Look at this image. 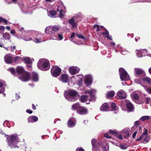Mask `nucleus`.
I'll return each instance as SVG.
<instances>
[{
	"label": "nucleus",
	"mask_w": 151,
	"mask_h": 151,
	"mask_svg": "<svg viewBox=\"0 0 151 151\" xmlns=\"http://www.w3.org/2000/svg\"><path fill=\"white\" fill-rule=\"evenodd\" d=\"M76 151H85L82 148H77Z\"/></svg>",
	"instance_id": "55"
},
{
	"label": "nucleus",
	"mask_w": 151,
	"mask_h": 151,
	"mask_svg": "<svg viewBox=\"0 0 151 151\" xmlns=\"http://www.w3.org/2000/svg\"><path fill=\"white\" fill-rule=\"evenodd\" d=\"M102 148L103 151H107L106 147L104 146H102Z\"/></svg>",
	"instance_id": "59"
},
{
	"label": "nucleus",
	"mask_w": 151,
	"mask_h": 151,
	"mask_svg": "<svg viewBox=\"0 0 151 151\" xmlns=\"http://www.w3.org/2000/svg\"><path fill=\"white\" fill-rule=\"evenodd\" d=\"M78 94L76 91L70 90L68 91L67 94L65 95V98L70 101H74L76 100V97Z\"/></svg>",
	"instance_id": "3"
},
{
	"label": "nucleus",
	"mask_w": 151,
	"mask_h": 151,
	"mask_svg": "<svg viewBox=\"0 0 151 151\" xmlns=\"http://www.w3.org/2000/svg\"><path fill=\"white\" fill-rule=\"evenodd\" d=\"M49 13L52 16H54L56 14V12L52 10L50 11Z\"/></svg>",
	"instance_id": "34"
},
{
	"label": "nucleus",
	"mask_w": 151,
	"mask_h": 151,
	"mask_svg": "<svg viewBox=\"0 0 151 151\" xmlns=\"http://www.w3.org/2000/svg\"><path fill=\"white\" fill-rule=\"evenodd\" d=\"M144 137L142 135L139 138L137 139L136 140L137 141H139L142 139Z\"/></svg>",
	"instance_id": "51"
},
{
	"label": "nucleus",
	"mask_w": 151,
	"mask_h": 151,
	"mask_svg": "<svg viewBox=\"0 0 151 151\" xmlns=\"http://www.w3.org/2000/svg\"><path fill=\"white\" fill-rule=\"evenodd\" d=\"M109 107L107 103H104L100 107L101 111H107L109 110Z\"/></svg>",
	"instance_id": "15"
},
{
	"label": "nucleus",
	"mask_w": 151,
	"mask_h": 151,
	"mask_svg": "<svg viewBox=\"0 0 151 151\" xmlns=\"http://www.w3.org/2000/svg\"><path fill=\"white\" fill-rule=\"evenodd\" d=\"M60 29V27L57 25H54L53 27L48 26L45 29V32L46 34H50L52 33V31L57 32Z\"/></svg>",
	"instance_id": "6"
},
{
	"label": "nucleus",
	"mask_w": 151,
	"mask_h": 151,
	"mask_svg": "<svg viewBox=\"0 0 151 151\" xmlns=\"http://www.w3.org/2000/svg\"><path fill=\"white\" fill-rule=\"evenodd\" d=\"M30 76V73L27 72H25L22 74L20 79L23 81H28L29 80Z\"/></svg>",
	"instance_id": "7"
},
{
	"label": "nucleus",
	"mask_w": 151,
	"mask_h": 151,
	"mask_svg": "<svg viewBox=\"0 0 151 151\" xmlns=\"http://www.w3.org/2000/svg\"><path fill=\"white\" fill-rule=\"evenodd\" d=\"M34 41L36 43H39L41 42L42 40L41 39H37L36 38L35 39Z\"/></svg>",
	"instance_id": "39"
},
{
	"label": "nucleus",
	"mask_w": 151,
	"mask_h": 151,
	"mask_svg": "<svg viewBox=\"0 0 151 151\" xmlns=\"http://www.w3.org/2000/svg\"><path fill=\"white\" fill-rule=\"evenodd\" d=\"M23 61L25 63L27 64L28 67H31L32 61L28 57H24L23 58Z\"/></svg>",
	"instance_id": "11"
},
{
	"label": "nucleus",
	"mask_w": 151,
	"mask_h": 151,
	"mask_svg": "<svg viewBox=\"0 0 151 151\" xmlns=\"http://www.w3.org/2000/svg\"><path fill=\"white\" fill-rule=\"evenodd\" d=\"M92 83V79L91 77H87L85 78L84 83L87 86L91 85Z\"/></svg>",
	"instance_id": "21"
},
{
	"label": "nucleus",
	"mask_w": 151,
	"mask_h": 151,
	"mask_svg": "<svg viewBox=\"0 0 151 151\" xmlns=\"http://www.w3.org/2000/svg\"><path fill=\"white\" fill-rule=\"evenodd\" d=\"M105 37H106L108 38V39L110 40H112V37L111 36H109V35H108L105 36Z\"/></svg>",
	"instance_id": "58"
},
{
	"label": "nucleus",
	"mask_w": 151,
	"mask_h": 151,
	"mask_svg": "<svg viewBox=\"0 0 151 151\" xmlns=\"http://www.w3.org/2000/svg\"><path fill=\"white\" fill-rule=\"evenodd\" d=\"M69 23L72 25V28H74L77 27V23L75 22L74 19L72 18L70 19L68 21Z\"/></svg>",
	"instance_id": "16"
},
{
	"label": "nucleus",
	"mask_w": 151,
	"mask_h": 151,
	"mask_svg": "<svg viewBox=\"0 0 151 151\" xmlns=\"http://www.w3.org/2000/svg\"><path fill=\"white\" fill-rule=\"evenodd\" d=\"M117 96L120 99H124L126 98L127 94L124 91L121 90L118 92Z\"/></svg>",
	"instance_id": "8"
},
{
	"label": "nucleus",
	"mask_w": 151,
	"mask_h": 151,
	"mask_svg": "<svg viewBox=\"0 0 151 151\" xmlns=\"http://www.w3.org/2000/svg\"><path fill=\"white\" fill-rule=\"evenodd\" d=\"M5 29V27L3 26H0V30H4Z\"/></svg>",
	"instance_id": "57"
},
{
	"label": "nucleus",
	"mask_w": 151,
	"mask_h": 151,
	"mask_svg": "<svg viewBox=\"0 0 151 151\" xmlns=\"http://www.w3.org/2000/svg\"><path fill=\"white\" fill-rule=\"evenodd\" d=\"M77 36L79 38L83 39L84 38V37L82 35H80L78 34H76Z\"/></svg>",
	"instance_id": "42"
},
{
	"label": "nucleus",
	"mask_w": 151,
	"mask_h": 151,
	"mask_svg": "<svg viewBox=\"0 0 151 151\" xmlns=\"http://www.w3.org/2000/svg\"><path fill=\"white\" fill-rule=\"evenodd\" d=\"M88 97L86 95H83L81 96V101L82 102H84L86 101Z\"/></svg>",
	"instance_id": "26"
},
{
	"label": "nucleus",
	"mask_w": 151,
	"mask_h": 151,
	"mask_svg": "<svg viewBox=\"0 0 151 151\" xmlns=\"http://www.w3.org/2000/svg\"><path fill=\"white\" fill-rule=\"evenodd\" d=\"M6 29L8 30H10V28L9 26H6Z\"/></svg>",
	"instance_id": "64"
},
{
	"label": "nucleus",
	"mask_w": 151,
	"mask_h": 151,
	"mask_svg": "<svg viewBox=\"0 0 151 151\" xmlns=\"http://www.w3.org/2000/svg\"><path fill=\"white\" fill-rule=\"evenodd\" d=\"M5 59L6 63L8 64H10L12 63V58L10 56H6Z\"/></svg>",
	"instance_id": "20"
},
{
	"label": "nucleus",
	"mask_w": 151,
	"mask_h": 151,
	"mask_svg": "<svg viewBox=\"0 0 151 151\" xmlns=\"http://www.w3.org/2000/svg\"><path fill=\"white\" fill-rule=\"evenodd\" d=\"M58 36L60 40H62L63 38V36L61 34H58Z\"/></svg>",
	"instance_id": "49"
},
{
	"label": "nucleus",
	"mask_w": 151,
	"mask_h": 151,
	"mask_svg": "<svg viewBox=\"0 0 151 151\" xmlns=\"http://www.w3.org/2000/svg\"><path fill=\"white\" fill-rule=\"evenodd\" d=\"M109 134H111L112 135H114L115 136H116V135H117V132L116 130H114L111 129H110L109 131Z\"/></svg>",
	"instance_id": "30"
},
{
	"label": "nucleus",
	"mask_w": 151,
	"mask_h": 151,
	"mask_svg": "<svg viewBox=\"0 0 151 151\" xmlns=\"http://www.w3.org/2000/svg\"><path fill=\"white\" fill-rule=\"evenodd\" d=\"M111 108L113 109H114L116 108V104L114 103H112L111 104Z\"/></svg>",
	"instance_id": "41"
},
{
	"label": "nucleus",
	"mask_w": 151,
	"mask_h": 151,
	"mask_svg": "<svg viewBox=\"0 0 151 151\" xmlns=\"http://www.w3.org/2000/svg\"><path fill=\"white\" fill-rule=\"evenodd\" d=\"M38 120V117L35 116H30L27 118V121L28 123H33L36 122Z\"/></svg>",
	"instance_id": "12"
},
{
	"label": "nucleus",
	"mask_w": 151,
	"mask_h": 151,
	"mask_svg": "<svg viewBox=\"0 0 151 151\" xmlns=\"http://www.w3.org/2000/svg\"><path fill=\"white\" fill-rule=\"evenodd\" d=\"M4 92V88L2 89L1 90H0V93H1Z\"/></svg>",
	"instance_id": "63"
},
{
	"label": "nucleus",
	"mask_w": 151,
	"mask_h": 151,
	"mask_svg": "<svg viewBox=\"0 0 151 151\" xmlns=\"http://www.w3.org/2000/svg\"><path fill=\"white\" fill-rule=\"evenodd\" d=\"M10 33L12 34H14L15 33V31L14 30H12L10 31Z\"/></svg>",
	"instance_id": "62"
},
{
	"label": "nucleus",
	"mask_w": 151,
	"mask_h": 151,
	"mask_svg": "<svg viewBox=\"0 0 151 151\" xmlns=\"http://www.w3.org/2000/svg\"><path fill=\"white\" fill-rule=\"evenodd\" d=\"M32 107L33 109L34 110H35L36 109V107L35 106V105L34 104H32Z\"/></svg>",
	"instance_id": "61"
},
{
	"label": "nucleus",
	"mask_w": 151,
	"mask_h": 151,
	"mask_svg": "<svg viewBox=\"0 0 151 151\" xmlns=\"http://www.w3.org/2000/svg\"><path fill=\"white\" fill-rule=\"evenodd\" d=\"M147 134V130L146 129H145V132H143L142 134V135L144 137L145 135H146Z\"/></svg>",
	"instance_id": "48"
},
{
	"label": "nucleus",
	"mask_w": 151,
	"mask_h": 151,
	"mask_svg": "<svg viewBox=\"0 0 151 151\" xmlns=\"http://www.w3.org/2000/svg\"><path fill=\"white\" fill-rule=\"evenodd\" d=\"M20 58V57L18 56L15 57L14 58V61L15 63L18 62V59Z\"/></svg>",
	"instance_id": "53"
},
{
	"label": "nucleus",
	"mask_w": 151,
	"mask_h": 151,
	"mask_svg": "<svg viewBox=\"0 0 151 151\" xmlns=\"http://www.w3.org/2000/svg\"><path fill=\"white\" fill-rule=\"evenodd\" d=\"M133 98L135 99L138 100L139 99V95L137 93H134L133 95Z\"/></svg>",
	"instance_id": "36"
},
{
	"label": "nucleus",
	"mask_w": 151,
	"mask_h": 151,
	"mask_svg": "<svg viewBox=\"0 0 151 151\" xmlns=\"http://www.w3.org/2000/svg\"><path fill=\"white\" fill-rule=\"evenodd\" d=\"M3 38L5 40H9L10 39V35L9 33L6 32L3 34Z\"/></svg>",
	"instance_id": "25"
},
{
	"label": "nucleus",
	"mask_w": 151,
	"mask_h": 151,
	"mask_svg": "<svg viewBox=\"0 0 151 151\" xmlns=\"http://www.w3.org/2000/svg\"><path fill=\"white\" fill-rule=\"evenodd\" d=\"M61 71V69L58 66H54L51 68V74L55 77L58 76Z\"/></svg>",
	"instance_id": "5"
},
{
	"label": "nucleus",
	"mask_w": 151,
	"mask_h": 151,
	"mask_svg": "<svg viewBox=\"0 0 151 151\" xmlns=\"http://www.w3.org/2000/svg\"><path fill=\"white\" fill-rule=\"evenodd\" d=\"M116 137L120 139H122V135H119L117 133V135L115 136Z\"/></svg>",
	"instance_id": "45"
},
{
	"label": "nucleus",
	"mask_w": 151,
	"mask_h": 151,
	"mask_svg": "<svg viewBox=\"0 0 151 151\" xmlns=\"http://www.w3.org/2000/svg\"><path fill=\"white\" fill-rule=\"evenodd\" d=\"M150 118V117L148 116H145L141 117L139 119V120L142 121H144L146 120H148Z\"/></svg>",
	"instance_id": "27"
},
{
	"label": "nucleus",
	"mask_w": 151,
	"mask_h": 151,
	"mask_svg": "<svg viewBox=\"0 0 151 151\" xmlns=\"http://www.w3.org/2000/svg\"><path fill=\"white\" fill-rule=\"evenodd\" d=\"M120 77L121 81L128 80L129 77L127 71L123 68H120L119 69Z\"/></svg>",
	"instance_id": "4"
},
{
	"label": "nucleus",
	"mask_w": 151,
	"mask_h": 151,
	"mask_svg": "<svg viewBox=\"0 0 151 151\" xmlns=\"http://www.w3.org/2000/svg\"><path fill=\"white\" fill-rule=\"evenodd\" d=\"M80 104L79 103H76L75 104H73L72 107L73 109L74 110L76 109L77 112L78 111V110L80 108L81 106H80Z\"/></svg>",
	"instance_id": "23"
},
{
	"label": "nucleus",
	"mask_w": 151,
	"mask_h": 151,
	"mask_svg": "<svg viewBox=\"0 0 151 151\" xmlns=\"http://www.w3.org/2000/svg\"><path fill=\"white\" fill-rule=\"evenodd\" d=\"M9 146L11 148H18L16 145L18 142L17 136L13 134L11 135L7 138Z\"/></svg>",
	"instance_id": "1"
},
{
	"label": "nucleus",
	"mask_w": 151,
	"mask_h": 151,
	"mask_svg": "<svg viewBox=\"0 0 151 151\" xmlns=\"http://www.w3.org/2000/svg\"><path fill=\"white\" fill-rule=\"evenodd\" d=\"M134 74L136 75H139L143 74L144 72V70L141 68H136L134 70Z\"/></svg>",
	"instance_id": "14"
},
{
	"label": "nucleus",
	"mask_w": 151,
	"mask_h": 151,
	"mask_svg": "<svg viewBox=\"0 0 151 151\" xmlns=\"http://www.w3.org/2000/svg\"><path fill=\"white\" fill-rule=\"evenodd\" d=\"M137 131H135L132 134V138H134L135 137L137 134Z\"/></svg>",
	"instance_id": "52"
},
{
	"label": "nucleus",
	"mask_w": 151,
	"mask_h": 151,
	"mask_svg": "<svg viewBox=\"0 0 151 151\" xmlns=\"http://www.w3.org/2000/svg\"><path fill=\"white\" fill-rule=\"evenodd\" d=\"M26 112L29 114H31L32 113L33 111L30 109H27L26 110Z\"/></svg>",
	"instance_id": "50"
},
{
	"label": "nucleus",
	"mask_w": 151,
	"mask_h": 151,
	"mask_svg": "<svg viewBox=\"0 0 151 151\" xmlns=\"http://www.w3.org/2000/svg\"><path fill=\"white\" fill-rule=\"evenodd\" d=\"M75 35V33L74 32H72L71 34V36H70V38H73L74 37Z\"/></svg>",
	"instance_id": "60"
},
{
	"label": "nucleus",
	"mask_w": 151,
	"mask_h": 151,
	"mask_svg": "<svg viewBox=\"0 0 151 151\" xmlns=\"http://www.w3.org/2000/svg\"><path fill=\"white\" fill-rule=\"evenodd\" d=\"M80 69L77 67H71L69 68V71L70 73L72 75H75L79 73Z\"/></svg>",
	"instance_id": "9"
},
{
	"label": "nucleus",
	"mask_w": 151,
	"mask_h": 151,
	"mask_svg": "<svg viewBox=\"0 0 151 151\" xmlns=\"http://www.w3.org/2000/svg\"><path fill=\"white\" fill-rule=\"evenodd\" d=\"M120 147L121 149L124 150L127 148L128 146L126 144H124L120 145Z\"/></svg>",
	"instance_id": "33"
},
{
	"label": "nucleus",
	"mask_w": 151,
	"mask_h": 151,
	"mask_svg": "<svg viewBox=\"0 0 151 151\" xmlns=\"http://www.w3.org/2000/svg\"><path fill=\"white\" fill-rule=\"evenodd\" d=\"M139 122L138 121H135L134 123V125L137 127L139 125Z\"/></svg>",
	"instance_id": "47"
},
{
	"label": "nucleus",
	"mask_w": 151,
	"mask_h": 151,
	"mask_svg": "<svg viewBox=\"0 0 151 151\" xmlns=\"http://www.w3.org/2000/svg\"><path fill=\"white\" fill-rule=\"evenodd\" d=\"M146 90L149 93L151 94V87L147 88Z\"/></svg>",
	"instance_id": "43"
},
{
	"label": "nucleus",
	"mask_w": 151,
	"mask_h": 151,
	"mask_svg": "<svg viewBox=\"0 0 151 151\" xmlns=\"http://www.w3.org/2000/svg\"><path fill=\"white\" fill-rule=\"evenodd\" d=\"M2 22L5 23V24H7V20L3 18Z\"/></svg>",
	"instance_id": "54"
},
{
	"label": "nucleus",
	"mask_w": 151,
	"mask_h": 151,
	"mask_svg": "<svg viewBox=\"0 0 151 151\" xmlns=\"http://www.w3.org/2000/svg\"><path fill=\"white\" fill-rule=\"evenodd\" d=\"M143 80L144 81H146L147 82L151 83V79L149 77H146L143 78Z\"/></svg>",
	"instance_id": "31"
},
{
	"label": "nucleus",
	"mask_w": 151,
	"mask_h": 151,
	"mask_svg": "<svg viewBox=\"0 0 151 151\" xmlns=\"http://www.w3.org/2000/svg\"><path fill=\"white\" fill-rule=\"evenodd\" d=\"M114 92L113 91L109 92L107 93V96L108 97L111 98L114 96Z\"/></svg>",
	"instance_id": "29"
},
{
	"label": "nucleus",
	"mask_w": 151,
	"mask_h": 151,
	"mask_svg": "<svg viewBox=\"0 0 151 151\" xmlns=\"http://www.w3.org/2000/svg\"><path fill=\"white\" fill-rule=\"evenodd\" d=\"M67 124L68 127H74L75 125V124L74 122L71 121L70 119L68 120L67 122Z\"/></svg>",
	"instance_id": "24"
},
{
	"label": "nucleus",
	"mask_w": 151,
	"mask_h": 151,
	"mask_svg": "<svg viewBox=\"0 0 151 151\" xmlns=\"http://www.w3.org/2000/svg\"><path fill=\"white\" fill-rule=\"evenodd\" d=\"M16 72L18 74H22L24 72V70L22 67H17L16 69Z\"/></svg>",
	"instance_id": "19"
},
{
	"label": "nucleus",
	"mask_w": 151,
	"mask_h": 151,
	"mask_svg": "<svg viewBox=\"0 0 151 151\" xmlns=\"http://www.w3.org/2000/svg\"><path fill=\"white\" fill-rule=\"evenodd\" d=\"M129 129L128 128H125L123 130V132L124 134V137L126 138L129 136Z\"/></svg>",
	"instance_id": "17"
},
{
	"label": "nucleus",
	"mask_w": 151,
	"mask_h": 151,
	"mask_svg": "<svg viewBox=\"0 0 151 151\" xmlns=\"http://www.w3.org/2000/svg\"><path fill=\"white\" fill-rule=\"evenodd\" d=\"M37 67L40 70L47 71L50 68V65L49 62L48 60H44L40 59L37 63Z\"/></svg>",
	"instance_id": "2"
},
{
	"label": "nucleus",
	"mask_w": 151,
	"mask_h": 151,
	"mask_svg": "<svg viewBox=\"0 0 151 151\" xmlns=\"http://www.w3.org/2000/svg\"><path fill=\"white\" fill-rule=\"evenodd\" d=\"M64 11L62 10H60V12L59 13V17L62 18L64 16L63 14Z\"/></svg>",
	"instance_id": "38"
},
{
	"label": "nucleus",
	"mask_w": 151,
	"mask_h": 151,
	"mask_svg": "<svg viewBox=\"0 0 151 151\" xmlns=\"http://www.w3.org/2000/svg\"><path fill=\"white\" fill-rule=\"evenodd\" d=\"M126 106L129 111H132L133 109V106L132 104L129 102L126 104Z\"/></svg>",
	"instance_id": "22"
},
{
	"label": "nucleus",
	"mask_w": 151,
	"mask_h": 151,
	"mask_svg": "<svg viewBox=\"0 0 151 151\" xmlns=\"http://www.w3.org/2000/svg\"><path fill=\"white\" fill-rule=\"evenodd\" d=\"M85 93H88L90 95H91L92 94V92L91 90V91H88V90H87L85 91Z\"/></svg>",
	"instance_id": "46"
},
{
	"label": "nucleus",
	"mask_w": 151,
	"mask_h": 151,
	"mask_svg": "<svg viewBox=\"0 0 151 151\" xmlns=\"http://www.w3.org/2000/svg\"><path fill=\"white\" fill-rule=\"evenodd\" d=\"M68 79V76L67 74H62L60 77V80L64 83H67Z\"/></svg>",
	"instance_id": "13"
},
{
	"label": "nucleus",
	"mask_w": 151,
	"mask_h": 151,
	"mask_svg": "<svg viewBox=\"0 0 151 151\" xmlns=\"http://www.w3.org/2000/svg\"><path fill=\"white\" fill-rule=\"evenodd\" d=\"M104 137L108 138H111V137L107 133H105L104 134Z\"/></svg>",
	"instance_id": "56"
},
{
	"label": "nucleus",
	"mask_w": 151,
	"mask_h": 151,
	"mask_svg": "<svg viewBox=\"0 0 151 151\" xmlns=\"http://www.w3.org/2000/svg\"><path fill=\"white\" fill-rule=\"evenodd\" d=\"M32 80L35 82L37 81L38 79V75L37 73L33 72L31 75Z\"/></svg>",
	"instance_id": "18"
},
{
	"label": "nucleus",
	"mask_w": 151,
	"mask_h": 151,
	"mask_svg": "<svg viewBox=\"0 0 151 151\" xmlns=\"http://www.w3.org/2000/svg\"><path fill=\"white\" fill-rule=\"evenodd\" d=\"M149 139L150 137L149 136H146L143 140V143H146L149 140Z\"/></svg>",
	"instance_id": "35"
},
{
	"label": "nucleus",
	"mask_w": 151,
	"mask_h": 151,
	"mask_svg": "<svg viewBox=\"0 0 151 151\" xmlns=\"http://www.w3.org/2000/svg\"><path fill=\"white\" fill-rule=\"evenodd\" d=\"M87 112V109L86 108L81 106L78 110L77 113L80 115H83L86 114Z\"/></svg>",
	"instance_id": "10"
},
{
	"label": "nucleus",
	"mask_w": 151,
	"mask_h": 151,
	"mask_svg": "<svg viewBox=\"0 0 151 151\" xmlns=\"http://www.w3.org/2000/svg\"><path fill=\"white\" fill-rule=\"evenodd\" d=\"M91 143L92 145L93 148H94L96 147V140L95 139H93L91 140Z\"/></svg>",
	"instance_id": "28"
},
{
	"label": "nucleus",
	"mask_w": 151,
	"mask_h": 151,
	"mask_svg": "<svg viewBox=\"0 0 151 151\" xmlns=\"http://www.w3.org/2000/svg\"><path fill=\"white\" fill-rule=\"evenodd\" d=\"M102 34L104 35H106V36H108L109 35V33L107 29H105V31L103 32Z\"/></svg>",
	"instance_id": "37"
},
{
	"label": "nucleus",
	"mask_w": 151,
	"mask_h": 151,
	"mask_svg": "<svg viewBox=\"0 0 151 151\" xmlns=\"http://www.w3.org/2000/svg\"><path fill=\"white\" fill-rule=\"evenodd\" d=\"M150 101V98H146V101L145 103L147 104H148L149 102Z\"/></svg>",
	"instance_id": "44"
},
{
	"label": "nucleus",
	"mask_w": 151,
	"mask_h": 151,
	"mask_svg": "<svg viewBox=\"0 0 151 151\" xmlns=\"http://www.w3.org/2000/svg\"><path fill=\"white\" fill-rule=\"evenodd\" d=\"M10 72L13 74L14 75L15 73V69L13 68H11L9 69Z\"/></svg>",
	"instance_id": "40"
},
{
	"label": "nucleus",
	"mask_w": 151,
	"mask_h": 151,
	"mask_svg": "<svg viewBox=\"0 0 151 151\" xmlns=\"http://www.w3.org/2000/svg\"><path fill=\"white\" fill-rule=\"evenodd\" d=\"M90 98L89 99L90 101H95L96 100V98L95 96L93 95V93L91 95H90Z\"/></svg>",
	"instance_id": "32"
}]
</instances>
